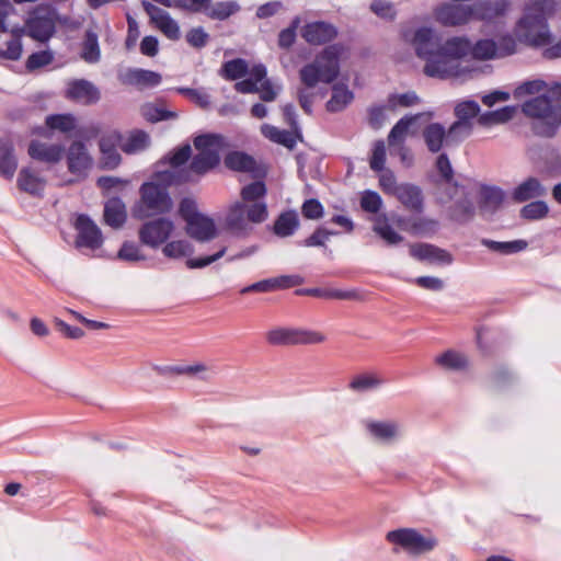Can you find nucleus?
<instances>
[{
	"instance_id": "obj_50",
	"label": "nucleus",
	"mask_w": 561,
	"mask_h": 561,
	"mask_svg": "<svg viewBox=\"0 0 561 561\" xmlns=\"http://www.w3.org/2000/svg\"><path fill=\"white\" fill-rule=\"evenodd\" d=\"M227 228L234 232L245 230V207L241 203H236L230 207L226 217Z\"/></svg>"
},
{
	"instance_id": "obj_2",
	"label": "nucleus",
	"mask_w": 561,
	"mask_h": 561,
	"mask_svg": "<svg viewBox=\"0 0 561 561\" xmlns=\"http://www.w3.org/2000/svg\"><path fill=\"white\" fill-rule=\"evenodd\" d=\"M522 112L534 118L533 131L542 137H552L561 124V84L522 104Z\"/></svg>"
},
{
	"instance_id": "obj_61",
	"label": "nucleus",
	"mask_w": 561,
	"mask_h": 561,
	"mask_svg": "<svg viewBox=\"0 0 561 561\" xmlns=\"http://www.w3.org/2000/svg\"><path fill=\"white\" fill-rule=\"evenodd\" d=\"M300 24V18L296 16L287 28H284L278 34V46L287 49L293 46L296 41V31Z\"/></svg>"
},
{
	"instance_id": "obj_58",
	"label": "nucleus",
	"mask_w": 561,
	"mask_h": 561,
	"mask_svg": "<svg viewBox=\"0 0 561 561\" xmlns=\"http://www.w3.org/2000/svg\"><path fill=\"white\" fill-rule=\"evenodd\" d=\"M176 92L185 95L201 108L206 110L210 106V96L203 89L176 88Z\"/></svg>"
},
{
	"instance_id": "obj_11",
	"label": "nucleus",
	"mask_w": 561,
	"mask_h": 561,
	"mask_svg": "<svg viewBox=\"0 0 561 561\" xmlns=\"http://www.w3.org/2000/svg\"><path fill=\"white\" fill-rule=\"evenodd\" d=\"M75 228L77 230V237L75 245L78 249L87 248L90 250H96L103 244V236L101 229L87 214L78 215Z\"/></svg>"
},
{
	"instance_id": "obj_17",
	"label": "nucleus",
	"mask_w": 561,
	"mask_h": 561,
	"mask_svg": "<svg viewBox=\"0 0 561 561\" xmlns=\"http://www.w3.org/2000/svg\"><path fill=\"white\" fill-rule=\"evenodd\" d=\"M185 231L187 236L197 242H207L218 236V229L214 219L204 214L195 218L193 217V219L186 224Z\"/></svg>"
},
{
	"instance_id": "obj_16",
	"label": "nucleus",
	"mask_w": 561,
	"mask_h": 561,
	"mask_svg": "<svg viewBox=\"0 0 561 561\" xmlns=\"http://www.w3.org/2000/svg\"><path fill=\"white\" fill-rule=\"evenodd\" d=\"M410 255L419 261L450 265L454 261L453 255L445 249L431 243H414L410 245Z\"/></svg>"
},
{
	"instance_id": "obj_34",
	"label": "nucleus",
	"mask_w": 561,
	"mask_h": 561,
	"mask_svg": "<svg viewBox=\"0 0 561 561\" xmlns=\"http://www.w3.org/2000/svg\"><path fill=\"white\" fill-rule=\"evenodd\" d=\"M299 227L298 215L295 210L283 211L274 221L273 231L276 236L285 238L293 236Z\"/></svg>"
},
{
	"instance_id": "obj_53",
	"label": "nucleus",
	"mask_w": 561,
	"mask_h": 561,
	"mask_svg": "<svg viewBox=\"0 0 561 561\" xmlns=\"http://www.w3.org/2000/svg\"><path fill=\"white\" fill-rule=\"evenodd\" d=\"M248 64L244 59L237 58L226 61L221 68V76L227 80H237L248 73Z\"/></svg>"
},
{
	"instance_id": "obj_57",
	"label": "nucleus",
	"mask_w": 561,
	"mask_h": 561,
	"mask_svg": "<svg viewBox=\"0 0 561 561\" xmlns=\"http://www.w3.org/2000/svg\"><path fill=\"white\" fill-rule=\"evenodd\" d=\"M117 259L125 262L145 261L146 255L140 252L139 245L133 241H124L117 252Z\"/></svg>"
},
{
	"instance_id": "obj_35",
	"label": "nucleus",
	"mask_w": 561,
	"mask_h": 561,
	"mask_svg": "<svg viewBox=\"0 0 561 561\" xmlns=\"http://www.w3.org/2000/svg\"><path fill=\"white\" fill-rule=\"evenodd\" d=\"M423 137L431 152H438L444 142L447 145V133L439 123L427 125L423 131Z\"/></svg>"
},
{
	"instance_id": "obj_60",
	"label": "nucleus",
	"mask_w": 561,
	"mask_h": 561,
	"mask_svg": "<svg viewBox=\"0 0 561 561\" xmlns=\"http://www.w3.org/2000/svg\"><path fill=\"white\" fill-rule=\"evenodd\" d=\"M339 234L337 231L329 230L324 227H318L307 239L304 240L305 247H324L325 241L331 236Z\"/></svg>"
},
{
	"instance_id": "obj_4",
	"label": "nucleus",
	"mask_w": 561,
	"mask_h": 561,
	"mask_svg": "<svg viewBox=\"0 0 561 561\" xmlns=\"http://www.w3.org/2000/svg\"><path fill=\"white\" fill-rule=\"evenodd\" d=\"M195 153L192 152L190 172L204 175L215 171L221 161L226 139L220 134L205 133L193 138Z\"/></svg>"
},
{
	"instance_id": "obj_28",
	"label": "nucleus",
	"mask_w": 561,
	"mask_h": 561,
	"mask_svg": "<svg viewBox=\"0 0 561 561\" xmlns=\"http://www.w3.org/2000/svg\"><path fill=\"white\" fill-rule=\"evenodd\" d=\"M67 159L69 170L73 173L89 170L93 163L87 147L80 141H76L69 147Z\"/></svg>"
},
{
	"instance_id": "obj_21",
	"label": "nucleus",
	"mask_w": 561,
	"mask_h": 561,
	"mask_svg": "<svg viewBox=\"0 0 561 561\" xmlns=\"http://www.w3.org/2000/svg\"><path fill=\"white\" fill-rule=\"evenodd\" d=\"M336 28L325 22L308 23L302 30V37L309 44L321 45L332 41L336 36Z\"/></svg>"
},
{
	"instance_id": "obj_8",
	"label": "nucleus",
	"mask_w": 561,
	"mask_h": 561,
	"mask_svg": "<svg viewBox=\"0 0 561 561\" xmlns=\"http://www.w3.org/2000/svg\"><path fill=\"white\" fill-rule=\"evenodd\" d=\"M391 543L399 545L412 554H423L432 551L437 546L436 538L425 537L413 528H400L391 530L386 536Z\"/></svg>"
},
{
	"instance_id": "obj_39",
	"label": "nucleus",
	"mask_w": 561,
	"mask_h": 561,
	"mask_svg": "<svg viewBox=\"0 0 561 561\" xmlns=\"http://www.w3.org/2000/svg\"><path fill=\"white\" fill-rule=\"evenodd\" d=\"M354 99L353 92L344 84H335L332 88L331 99L327 103V110L332 113L344 110Z\"/></svg>"
},
{
	"instance_id": "obj_51",
	"label": "nucleus",
	"mask_w": 561,
	"mask_h": 561,
	"mask_svg": "<svg viewBox=\"0 0 561 561\" xmlns=\"http://www.w3.org/2000/svg\"><path fill=\"white\" fill-rule=\"evenodd\" d=\"M382 382V379L374 374H359L351 380L348 388L355 392H366L378 388Z\"/></svg>"
},
{
	"instance_id": "obj_63",
	"label": "nucleus",
	"mask_w": 561,
	"mask_h": 561,
	"mask_svg": "<svg viewBox=\"0 0 561 561\" xmlns=\"http://www.w3.org/2000/svg\"><path fill=\"white\" fill-rule=\"evenodd\" d=\"M491 381L495 389L501 390L514 381V376L507 367L500 366L492 373Z\"/></svg>"
},
{
	"instance_id": "obj_41",
	"label": "nucleus",
	"mask_w": 561,
	"mask_h": 561,
	"mask_svg": "<svg viewBox=\"0 0 561 561\" xmlns=\"http://www.w3.org/2000/svg\"><path fill=\"white\" fill-rule=\"evenodd\" d=\"M481 244L486 247L493 252H497L500 254H513L524 251L528 243L525 240H513V241H494L491 239H482Z\"/></svg>"
},
{
	"instance_id": "obj_3",
	"label": "nucleus",
	"mask_w": 561,
	"mask_h": 561,
	"mask_svg": "<svg viewBox=\"0 0 561 561\" xmlns=\"http://www.w3.org/2000/svg\"><path fill=\"white\" fill-rule=\"evenodd\" d=\"M164 183L146 182L140 186V202L134 209V217L146 219L151 215H165L173 207L172 198L168 186L172 184H183L190 182L193 178H163Z\"/></svg>"
},
{
	"instance_id": "obj_26",
	"label": "nucleus",
	"mask_w": 561,
	"mask_h": 561,
	"mask_svg": "<svg viewBox=\"0 0 561 561\" xmlns=\"http://www.w3.org/2000/svg\"><path fill=\"white\" fill-rule=\"evenodd\" d=\"M546 194V187L538 181V178H527L513 190L512 199L515 203H525Z\"/></svg>"
},
{
	"instance_id": "obj_36",
	"label": "nucleus",
	"mask_w": 561,
	"mask_h": 561,
	"mask_svg": "<svg viewBox=\"0 0 561 561\" xmlns=\"http://www.w3.org/2000/svg\"><path fill=\"white\" fill-rule=\"evenodd\" d=\"M297 295H307L318 298L325 299H341V300H352L357 298V293L355 290H342V289H333V288H305L296 290Z\"/></svg>"
},
{
	"instance_id": "obj_38",
	"label": "nucleus",
	"mask_w": 561,
	"mask_h": 561,
	"mask_svg": "<svg viewBox=\"0 0 561 561\" xmlns=\"http://www.w3.org/2000/svg\"><path fill=\"white\" fill-rule=\"evenodd\" d=\"M373 231L381 238L387 245H397L403 240V237L390 226L386 215H379L375 218Z\"/></svg>"
},
{
	"instance_id": "obj_18",
	"label": "nucleus",
	"mask_w": 561,
	"mask_h": 561,
	"mask_svg": "<svg viewBox=\"0 0 561 561\" xmlns=\"http://www.w3.org/2000/svg\"><path fill=\"white\" fill-rule=\"evenodd\" d=\"M66 96L83 104H94L100 100L101 94L92 82L77 79L68 83Z\"/></svg>"
},
{
	"instance_id": "obj_59",
	"label": "nucleus",
	"mask_w": 561,
	"mask_h": 561,
	"mask_svg": "<svg viewBox=\"0 0 561 561\" xmlns=\"http://www.w3.org/2000/svg\"><path fill=\"white\" fill-rule=\"evenodd\" d=\"M480 113V106L476 101H463L456 105L455 115L457 119L472 122Z\"/></svg>"
},
{
	"instance_id": "obj_12",
	"label": "nucleus",
	"mask_w": 561,
	"mask_h": 561,
	"mask_svg": "<svg viewBox=\"0 0 561 561\" xmlns=\"http://www.w3.org/2000/svg\"><path fill=\"white\" fill-rule=\"evenodd\" d=\"M141 5L149 15L150 22L165 37L171 41H178L181 36L179 23L170 15V13L153 3L144 0Z\"/></svg>"
},
{
	"instance_id": "obj_55",
	"label": "nucleus",
	"mask_w": 561,
	"mask_h": 561,
	"mask_svg": "<svg viewBox=\"0 0 561 561\" xmlns=\"http://www.w3.org/2000/svg\"><path fill=\"white\" fill-rule=\"evenodd\" d=\"M46 125L50 129L68 133L76 127V117L71 114H55L46 117Z\"/></svg>"
},
{
	"instance_id": "obj_31",
	"label": "nucleus",
	"mask_w": 561,
	"mask_h": 561,
	"mask_svg": "<svg viewBox=\"0 0 561 561\" xmlns=\"http://www.w3.org/2000/svg\"><path fill=\"white\" fill-rule=\"evenodd\" d=\"M226 168L232 172L252 173L256 169L254 158L243 151H230L224 158Z\"/></svg>"
},
{
	"instance_id": "obj_19",
	"label": "nucleus",
	"mask_w": 561,
	"mask_h": 561,
	"mask_svg": "<svg viewBox=\"0 0 561 561\" xmlns=\"http://www.w3.org/2000/svg\"><path fill=\"white\" fill-rule=\"evenodd\" d=\"M161 80L160 73L140 68H129L121 76L123 83L140 89L157 87L161 83Z\"/></svg>"
},
{
	"instance_id": "obj_48",
	"label": "nucleus",
	"mask_w": 561,
	"mask_h": 561,
	"mask_svg": "<svg viewBox=\"0 0 561 561\" xmlns=\"http://www.w3.org/2000/svg\"><path fill=\"white\" fill-rule=\"evenodd\" d=\"M420 117V115L415 116H404L400 121L397 122V124L392 127V129L389 133L388 141L389 146H401L409 130V127Z\"/></svg>"
},
{
	"instance_id": "obj_15",
	"label": "nucleus",
	"mask_w": 561,
	"mask_h": 561,
	"mask_svg": "<svg viewBox=\"0 0 561 561\" xmlns=\"http://www.w3.org/2000/svg\"><path fill=\"white\" fill-rule=\"evenodd\" d=\"M436 20L445 26H456L473 19L472 5L444 4L435 12Z\"/></svg>"
},
{
	"instance_id": "obj_1",
	"label": "nucleus",
	"mask_w": 561,
	"mask_h": 561,
	"mask_svg": "<svg viewBox=\"0 0 561 561\" xmlns=\"http://www.w3.org/2000/svg\"><path fill=\"white\" fill-rule=\"evenodd\" d=\"M403 37L424 61L423 72L440 80L471 78L476 69L463 60L469 54L478 60L497 58L496 43L493 39H480L474 45L461 36L442 41L433 28L426 26L405 31Z\"/></svg>"
},
{
	"instance_id": "obj_40",
	"label": "nucleus",
	"mask_w": 561,
	"mask_h": 561,
	"mask_svg": "<svg viewBox=\"0 0 561 561\" xmlns=\"http://www.w3.org/2000/svg\"><path fill=\"white\" fill-rule=\"evenodd\" d=\"M18 161L13 152V145L9 139H0V173L13 175Z\"/></svg>"
},
{
	"instance_id": "obj_56",
	"label": "nucleus",
	"mask_w": 561,
	"mask_h": 561,
	"mask_svg": "<svg viewBox=\"0 0 561 561\" xmlns=\"http://www.w3.org/2000/svg\"><path fill=\"white\" fill-rule=\"evenodd\" d=\"M472 131V122L457 119L448 129L447 145L450 142H460L469 137Z\"/></svg>"
},
{
	"instance_id": "obj_62",
	"label": "nucleus",
	"mask_w": 561,
	"mask_h": 561,
	"mask_svg": "<svg viewBox=\"0 0 561 561\" xmlns=\"http://www.w3.org/2000/svg\"><path fill=\"white\" fill-rule=\"evenodd\" d=\"M266 194V186L263 181H254L245 185L241 191V197L245 202H255Z\"/></svg>"
},
{
	"instance_id": "obj_25",
	"label": "nucleus",
	"mask_w": 561,
	"mask_h": 561,
	"mask_svg": "<svg viewBox=\"0 0 561 561\" xmlns=\"http://www.w3.org/2000/svg\"><path fill=\"white\" fill-rule=\"evenodd\" d=\"M30 157L34 160L55 163L64 156V148L60 145H47L38 140H32L27 150Z\"/></svg>"
},
{
	"instance_id": "obj_24",
	"label": "nucleus",
	"mask_w": 561,
	"mask_h": 561,
	"mask_svg": "<svg viewBox=\"0 0 561 561\" xmlns=\"http://www.w3.org/2000/svg\"><path fill=\"white\" fill-rule=\"evenodd\" d=\"M508 7V0H481L472 5L473 19L491 21L504 15Z\"/></svg>"
},
{
	"instance_id": "obj_30",
	"label": "nucleus",
	"mask_w": 561,
	"mask_h": 561,
	"mask_svg": "<svg viewBox=\"0 0 561 561\" xmlns=\"http://www.w3.org/2000/svg\"><path fill=\"white\" fill-rule=\"evenodd\" d=\"M104 221L107 226L118 229L127 219L126 207L119 197L110 198L104 205Z\"/></svg>"
},
{
	"instance_id": "obj_42",
	"label": "nucleus",
	"mask_w": 561,
	"mask_h": 561,
	"mask_svg": "<svg viewBox=\"0 0 561 561\" xmlns=\"http://www.w3.org/2000/svg\"><path fill=\"white\" fill-rule=\"evenodd\" d=\"M451 217L458 222H467L474 215V205L470 199V192L459 197L450 207Z\"/></svg>"
},
{
	"instance_id": "obj_43",
	"label": "nucleus",
	"mask_w": 561,
	"mask_h": 561,
	"mask_svg": "<svg viewBox=\"0 0 561 561\" xmlns=\"http://www.w3.org/2000/svg\"><path fill=\"white\" fill-rule=\"evenodd\" d=\"M435 363L447 370L455 371L463 370L468 366L466 356L453 350H448L436 356Z\"/></svg>"
},
{
	"instance_id": "obj_10",
	"label": "nucleus",
	"mask_w": 561,
	"mask_h": 561,
	"mask_svg": "<svg viewBox=\"0 0 561 561\" xmlns=\"http://www.w3.org/2000/svg\"><path fill=\"white\" fill-rule=\"evenodd\" d=\"M380 186L386 194L396 196L404 206L421 211L423 197L421 190L413 184H399L397 178H379Z\"/></svg>"
},
{
	"instance_id": "obj_7",
	"label": "nucleus",
	"mask_w": 561,
	"mask_h": 561,
	"mask_svg": "<svg viewBox=\"0 0 561 561\" xmlns=\"http://www.w3.org/2000/svg\"><path fill=\"white\" fill-rule=\"evenodd\" d=\"M265 340L272 346H291L320 344L325 336L313 330L277 327L266 332Z\"/></svg>"
},
{
	"instance_id": "obj_23",
	"label": "nucleus",
	"mask_w": 561,
	"mask_h": 561,
	"mask_svg": "<svg viewBox=\"0 0 561 561\" xmlns=\"http://www.w3.org/2000/svg\"><path fill=\"white\" fill-rule=\"evenodd\" d=\"M505 198V192L495 185L481 184L478 206L481 211L494 214L499 210Z\"/></svg>"
},
{
	"instance_id": "obj_5",
	"label": "nucleus",
	"mask_w": 561,
	"mask_h": 561,
	"mask_svg": "<svg viewBox=\"0 0 561 561\" xmlns=\"http://www.w3.org/2000/svg\"><path fill=\"white\" fill-rule=\"evenodd\" d=\"M343 51L341 45H330L319 54L316 59L304 66L300 71V80L308 88H314L319 82L331 83L340 72V56Z\"/></svg>"
},
{
	"instance_id": "obj_22",
	"label": "nucleus",
	"mask_w": 561,
	"mask_h": 561,
	"mask_svg": "<svg viewBox=\"0 0 561 561\" xmlns=\"http://www.w3.org/2000/svg\"><path fill=\"white\" fill-rule=\"evenodd\" d=\"M262 135L268 140L282 145L287 149L291 150L296 147L298 140H301V131L300 130H285L279 129L270 124H263L261 126Z\"/></svg>"
},
{
	"instance_id": "obj_54",
	"label": "nucleus",
	"mask_w": 561,
	"mask_h": 561,
	"mask_svg": "<svg viewBox=\"0 0 561 561\" xmlns=\"http://www.w3.org/2000/svg\"><path fill=\"white\" fill-rule=\"evenodd\" d=\"M547 89L546 81L541 79L529 80L517 85L513 92L515 99H522L527 95H534L538 93H546Z\"/></svg>"
},
{
	"instance_id": "obj_9",
	"label": "nucleus",
	"mask_w": 561,
	"mask_h": 561,
	"mask_svg": "<svg viewBox=\"0 0 561 561\" xmlns=\"http://www.w3.org/2000/svg\"><path fill=\"white\" fill-rule=\"evenodd\" d=\"M174 230V224L167 217L159 216L145 221L138 230V238L141 244L158 249L164 244Z\"/></svg>"
},
{
	"instance_id": "obj_13",
	"label": "nucleus",
	"mask_w": 561,
	"mask_h": 561,
	"mask_svg": "<svg viewBox=\"0 0 561 561\" xmlns=\"http://www.w3.org/2000/svg\"><path fill=\"white\" fill-rule=\"evenodd\" d=\"M27 35L38 42H47L55 33L53 13L45 9H36L26 22Z\"/></svg>"
},
{
	"instance_id": "obj_29",
	"label": "nucleus",
	"mask_w": 561,
	"mask_h": 561,
	"mask_svg": "<svg viewBox=\"0 0 561 561\" xmlns=\"http://www.w3.org/2000/svg\"><path fill=\"white\" fill-rule=\"evenodd\" d=\"M366 430L378 442L389 444L399 435V425L392 421H368Z\"/></svg>"
},
{
	"instance_id": "obj_46",
	"label": "nucleus",
	"mask_w": 561,
	"mask_h": 561,
	"mask_svg": "<svg viewBox=\"0 0 561 561\" xmlns=\"http://www.w3.org/2000/svg\"><path fill=\"white\" fill-rule=\"evenodd\" d=\"M81 58L88 64H96L100 61L101 51L99 46L98 35L88 31L85 33L84 42L82 45Z\"/></svg>"
},
{
	"instance_id": "obj_64",
	"label": "nucleus",
	"mask_w": 561,
	"mask_h": 561,
	"mask_svg": "<svg viewBox=\"0 0 561 561\" xmlns=\"http://www.w3.org/2000/svg\"><path fill=\"white\" fill-rule=\"evenodd\" d=\"M381 205L382 201L380 195L374 191H366L360 198V207L367 213L377 214Z\"/></svg>"
},
{
	"instance_id": "obj_6",
	"label": "nucleus",
	"mask_w": 561,
	"mask_h": 561,
	"mask_svg": "<svg viewBox=\"0 0 561 561\" xmlns=\"http://www.w3.org/2000/svg\"><path fill=\"white\" fill-rule=\"evenodd\" d=\"M551 9V0H537L528 5L517 24L518 35L536 46L549 43L550 33L547 24V11Z\"/></svg>"
},
{
	"instance_id": "obj_14",
	"label": "nucleus",
	"mask_w": 561,
	"mask_h": 561,
	"mask_svg": "<svg viewBox=\"0 0 561 561\" xmlns=\"http://www.w3.org/2000/svg\"><path fill=\"white\" fill-rule=\"evenodd\" d=\"M121 140L122 135L117 131H111L100 138L99 147L101 157L99 164L101 169L114 170L119 165L122 158L117 148L119 147Z\"/></svg>"
},
{
	"instance_id": "obj_37",
	"label": "nucleus",
	"mask_w": 561,
	"mask_h": 561,
	"mask_svg": "<svg viewBox=\"0 0 561 561\" xmlns=\"http://www.w3.org/2000/svg\"><path fill=\"white\" fill-rule=\"evenodd\" d=\"M240 4L234 0L218 1L209 4L204 14L211 20L225 21L240 11Z\"/></svg>"
},
{
	"instance_id": "obj_44",
	"label": "nucleus",
	"mask_w": 561,
	"mask_h": 561,
	"mask_svg": "<svg viewBox=\"0 0 561 561\" xmlns=\"http://www.w3.org/2000/svg\"><path fill=\"white\" fill-rule=\"evenodd\" d=\"M192 159V147L190 144H184L170 151L164 158L163 162L168 163L173 170L181 169L185 164L190 165Z\"/></svg>"
},
{
	"instance_id": "obj_33",
	"label": "nucleus",
	"mask_w": 561,
	"mask_h": 561,
	"mask_svg": "<svg viewBox=\"0 0 561 561\" xmlns=\"http://www.w3.org/2000/svg\"><path fill=\"white\" fill-rule=\"evenodd\" d=\"M149 145V135L144 130L135 129L125 137L122 135L119 148L127 154H134L145 150Z\"/></svg>"
},
{
	"instance_id": "obj_47",
	"label": "nucleus",
	"mask_w": 561,
	"mask_h": 561,
	"mask_svg": "<svg viewBox=\"0 0 561 561\" xmlns=\"http://www.w3.org/2000/svg\"><path fill=\"white\" fill-rule=\"evenodd\" d=\"M516 113L515 106H504L496 111L485 112L478 118L480 125L489 126L492 124H503L513 118Z\"/></svg>"
},
{
	"instance_id": "obj_49",
	"label": "nucleus",
	"mask_w": 561,
	"mask_h": 561,
	"mask_svg": "<svg viewBox=\"0 0 561 561\" xmlns=\"http://www.w3.org/2000/svg\"><path fill=\"white\" fill-rule=\"evenodd\" d=\"M18 188L32 197L42 198L46 187L45 178H18Z\"/></svg>"
},
{
	"instance_id": "obj_52",
	"label": "nucleus",
	"mask_w": 561,
	"mask_h": 561,
	"mask_svg": "<svg viewBox=\"0 0 561 561\" xmlns=\"http://www.w3.org/2000/svg\"><path fill=\"white\" fill-rule=\"evenodd\" d=\"M193 252V245L186 240L165 242L162 248V253L168 259H181L191 255Z\"/></svg>"
},
{
	"instance_id": "obj_20",
	"label": "nucleus",
	"mask_w": 561,
	"mask_h": 561,
	"mask_svg": "<svg viewBox=\"0 0 561 561\" xmlns=\"http://www.w3.org/2000/svg\"><path fill=\"white\" fill-rule=\"evenodd\" d=\"M442 203L456 202L468 192L467 186L456 181V178H432Z\"/></svg>"
},
{
	"instance_id": "obj_45",
	"label": "nucleus",
	"mask_w": 561,
	"mask_h": 561,
	"mask_svg": "<svg viewBox=\"0 0 561 561\" xmlns=\"http://www.w3.org/2000/svg\"><path fill=\"white\" fill-rule=\"evenodd\" d=\"M549 206L545 201H531L519 209V217L527 221H536L546 218Z\"/></svg>"
},
{
	"instance_id": "obj_27",
	"label": "nucleus",
	"mask_w": 561,
	"mask_h": 561,
	"mask_svg": "<svg viewBox=\"0 0 561 561\" xmlns=\"http://www.w3.org/2000/svg\"><path fill=\"white\" fill-rule=\"evenodd\" d=\"M400 222V227L403 230L420 237H431L435 234L439 228V222L436 219L424 217L403 219Z\"/></svg>"
},
{
	"instance_id": "obj_32",
	"label": "nucleus",
	"mask_w": 561,
	"mask_h": 561,
	"mask_svg": "<svg viewBox=\"0 0 561 561\" xmlns=\"http://www.w3.org/2000/svg\"><path fill=\"white\" fill-rule=\"evenodd\" d=\"M152 369L162 377H175V376H196L207 370V367L203 363H196L193 365H153Z\"/></svg>"
}]
</instances>
